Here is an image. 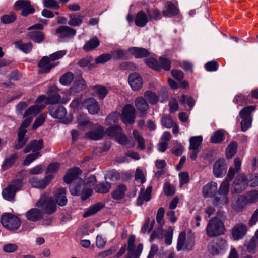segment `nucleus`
<instances>
[{
  "label": "nucleus",
  "instance_id": "nucleus-1",
  "mask_svg": "<svg viewBox=\"0 0 258 258\" xmlns=\"http://www.w3.org/2000/svg\"><path fill=\"white\" fill-rule=\"evenodd\" d=\"M241 162L239 158H235L234 160V167H230L228 173L224 180L221 183L219 189L217 191L220 194L228 196L229 192V182L233 178L235 174L239 172L241 168Z\"/></svg>",
  "mask_w": 258,
  "mask_h": 258
},
{
  "label": "nucleus",
  "instance_id": "nucleus-2",
  "mask_svg": "<svg viewBox=\"0 0 258 258\" xmlns=\"http://www.w3.org/2000/svg\"><path fill=\"white\" fill-rule=\"evenodd\" d=\"M49 113L52 117L64 124H68L72 120V115L67 114V110L63 106H50Z\"/></svg>",
  "mask_w": 258,
  "mask_h": 258
},
{
  "label": "nucleus",
  "instance_id": "nucleus-3",
  "mask_svg": "<svg viewBox=\"0 0 258 258\" xmlns=\"http://www.w3.org/2000/svg\"><path fill=\"white\" fill-rule=\"evenodd\" d=\"M224 232V224L221 220L217 217H213L209 220L206 227V234L209 237L217 236Z\"/></svg>",
  "mask_w": 258,
  "mask_h": 258
},
{
  "label": "nucleus",
  "instance_id": "nucleus-4",
  "mask_svg": "<svg viewBox=\"0 0 258 258\" xmlns=\"http://www.w3.org/2000/svg\"><path fill=\"white\" fill-rule=\"evenodd\" d=\"M25 118V120L18 130V142L14 146V148L17 150L20 149L23 147L28 139V137L26 135V133L27 132L26 128L29 125L32 119L29 117Z\"/></svg>",
  "mask_w": 258,
  "mask_h": 258
},
{
  "label": "nucleus",
  "instance_id": "nucleus-5",
  "mask_svg": "<svg viewBox=\"0 0 258 258\" xmlns=\"http://www.w3.org/2000/svg\"><path fill=\"white\" fill-rule=\"evenodd\" d=\"M1 223L6 229L14 231L18 229L21 225L19 218L11 213H5L2 216Z\"/></svg>",
  "mask_w": 258,
  "mask_h": 258
},
{
  "label": "nucleus",
  "instance_id": "nucleus-6",
  "mask_svg": "<svg viewBox=\"0 0 258 258\" xmlns=\"http://www.w3.org/2000/svg\"><path fill=\"white\" fill-rule=\"evenodd\" d=\"M22 186L21 180L17 179L11 181L9 185L3 190V197L8 201L13 200L16 192L21 188Z\"/></svg>",
  "mask_w": 258,
  "mask_h": 258
},
{
  "label": "nucleus",
  "instance_id": "nucleus-7",
  "mask_svg": "<svg viewBox=\"0 0 258 258\" xmlns=\"http://www.w3.org/2000/svg\"><path fill=\"white\" fill-rule=\"evenodd\" d=\"M37 207L41 208L43 212L48 214H52L56 210V205L51 197L46 196L41 197L40 200L36 203Z\"/></svg>",
  "mask_w": 258,
  "mask_h": 258
},
{
  "label": "nucleus",
  "instance_id": "nucleus-8",
  "mask_svg": "<svg viewBox=\"0 0 258 258\" xmlns=\"http://www.w3.org/2000/svg\"><path fill=\"white\" fill-rule=\"evenodd\" d=\"M81 171L79 168L75 167L69 170L65 176L64 181L67 184L78 186L83 183V179L79 177Z\"/></svg>",
  "mask_w": 258,
  "mask_h": 258
},
{
  "label": "nucleus",
  "instance_id": "nucleus-9",
  "mask_svg": "<svg viewBox=\"0 0 258 258\" xmlns=\"http://www.w3.org/2000/svg\"><path fill=\"white\" fill-rule=\"evenodd\" d=\"M195 245V241L193 238L186 239V233L182 231L180 233L177 244V250L179 251L182 249L191 250Z\"/></svg>",
  "mask_w": 258,
  "mask_h": 258
},
{
  "label": "nucleus",
  "instance_id": "nucleus-10",
  "mask_svg": "<svg viewBox=\"0 0 258 258\" xmlns=\"http://www.w3.org/2000/svg\"><path fill=\"white\" fill-rule=\"evenodd\" d=\"M86 187L84 184L81 183L78 186L71 185L70 190L71 194L74 196L82 195V199L86 200L92 194V190Z\"/></svg>",
  "mask_w": 258,
  "mask_h": 258
},
{
  "label": "nucleus",
  "instance_id": "nucleus-11",
  "mask_svg": "<svg viewBox=\"0 0 258 258\" xmlns=\"http://www.w3.org/2000/svg\"><path fill=\"white\" fill-rule=\"evenodd\" d=\"M248 185V179L244 174L238 175L234 180L232 184V192L240 193L245 190Z\"/></svg>",
  "mask_w": 258,
  "mask_h": 258
},
{
  "label": "nucleus",
  "instance_id": "nucleus-12",
  "mask_svg": "<svg viewBox=\"0 0 258 258\" xmlns=\"http://www.w3.org/2000/svg\"><path fill=\"white\" fill-rule=\"evenodd\" d=\"M135 110L133 106L130 104L126 105L123 109L121 115L123 122L126 124L133 123L135 117Z\"/></svg>",
  "mask_w": 258,
  "mask_h": 258
},
{
  "label": "nucleus",
  "instance_id": "nucleus-13",
  "mask_svg": "<svg viewBox=\"0 0 258 258\" xmlns=\"http://www.w3.org/2000/svg\"><path fill=\"white\" fill-rule=\"evenodd\" d=\"M53 178L52 176L49 175H45L43 179L34 177L30 179L29 182L32 186L42 189L45 188L50 184Z\"/></svg>",
  "mask_w": 258,
  "mask_h": 258
},
{
  "label": "nucleus",
  "instance_id": "nucleus-14",
  "mask_svg": "<svg viewBox=\"0 0 258 258\" xmlns=\"http://www.w3.org/2000/svg\"><path fill=\"white\" fill-rule=\"evenodd\" d=\"M15 7L17 10H22V15L27 16L29 14L33 13L35 9L30 4V2L26 0H19L15 2Z\"/></svg>",
  "mask_w": 258,
  "mask_h": 258
},
{
  "label": "nucleus",
  "instance_id": "nucleus-15",
  "mask_svg": "<svg viewBox=\"0 0 258 258\" xmlns=\"http://www.w3.org/2000/svg\"><path fill=\"white\" fill-rule=\"evenodd\" d=\"M128 82L132 90L135 91L140 90L143 84L142 77L137 73H133L129 75Z\"/></svg>",
  "mask_w": 258,
  "mask_h": 258
},
{
  "label": "nucleus",
  "instance_id": "nucleus-16",
  "mask_svg": "<svg viewBox=\"0 0 258 258\" xmlns=\"http://www.w3.org/2000/svg\"><path fill=\"white\" fill-rule=\"evenodd\" d=\"M227 168L225 161L224 159H219L214 164L213 174L217 178H221L225 174Z\"/></svg>",
  "mask_w": 258,
  "mask_h": 258
},
{
  "label": "nucleus",
  "instance_id": "nucleus-17",
  "mask_svg": "<svg viewBox=\"0 0 258 258\" xmlns=\"http://www.w3.org/2000/svg\"><path fill=\"white\" fill-rule=\"evenodd\" d=\"M59 91L58 87L56 85H52L46 92L47 98L46 103L47 104H56L60 101V96L57 93Z\"/></svg>",
  "mask_w": 258,
  "mask_h": 258
},
{
  "label": "nucleus",
  "instance_id": "nucleus-18",
  "mask_svg": "<svg viewBox=\"0 0 258 258\" xmlns=\"http://www.w3.org/2000/svg\"><path fill=\"white\" fill-rule=\"evenodd\" d=\"M135 236L134 235H131L128 239L127 250L133 258H139L143 250V245L139 244L137 248L135 249Z\"/></svg>",
  "mask_w": 258,
  "mask_h": 258
},
{
  "label": "nucleus",
  "instance_id": "nucleus-19",
  "mask_svg": "<svg viewBox=\"0 0 258 258\" xmlns=\"http://www.w3.org/2000/svg\"><path fill=\"white\" fill-rule=\"evenodd\" d=\"M247 231V228L246 225L242 223L236 224L232 231L233 239L235 240L242 239L246 235Z\"/></svg>",
  "mask_w": 258,
  "mask_h": 258
},
{
  "label": "nucleus",
  "instance_id": "nucleus-20",
  "mask_svg": "<svg viewBox=\"0 0 258 258\" xmlns=\"http://www.w3.org/2000/svg\"><path fill=\"white\" fill-rule=\"evenodd\" d=\"M247 206L242 195L235 197L231 203V208L237 212L243 211Z\"/></svg>",
  "mask_w": 258,
  "mask_h": 258
},
{
  "label": "nucleus",
  "instance_id": "nucleus-21",
  "mask_svg": "<svg viewBox=\"0 0 258 258\" xmlns=\"http://www.w3.org/2000/svg\"><path fill=\"white\" fill-rule=\"evenodd\" d=\"M104 134L103 128L97 124L94 125L92 130L86 134V136L91 140H97L101 139Z\"/></svg>",
  "mask_w": 258,
  "mask_h": 258
},
{
  "label": "nucleus",
  "instance_id": "nucleus-22",
  "mask_svg": "<svg viewBox=\"0 0 258 258\" xmlns=\"http://www.w3.org/2000/svg\"><path fill=\"white\" fill-rule=\"evenodd\" d=\"M43 147V141L42 139L33 140L30 142L23 150L24 153H27L31 151L34 153L39 152Z\"/></svg>",
  "mask_w": 258,
  "mask_h": 258
},
{
  "label": "nucleus",
  "instance_id": "nucleus-23",
  "mask_svg": "<svg viewBox=\"0 0 258 258\" xmlns=\"http://www.w3.org/2000/svg\"><path fill=\"white\" fill-rule=\"evenodd\" d=\"M83 105L87 108L89 112L92 114L98 113L100 106L97 101L94 98H88L83 102Z\"/></svg>",
  "mask_w": 258,
  "mask_h": 258
},
{
  "label": "nucleus",
  "instance_id": "nucleus-24",
  "mask_svg": "<svg viewBox=\"0 0 258 258\" xmlns=\"http://www.w3.org/2000/svg\"><path fill=\"white\" fill-rule=\"evenodd\" d=\"M217 192V184L211 181L206 184L203 188L202 194L204 198H209L215 196Z\"/></svg>",
  "mask_w": 258,
  "mask_h": 258
},
{
  "label": "nucleus",
  "instance_id": "nucleus-25",
  "mask_svg": "<svg viewBox=\"0 0 258 258\" xmlns=\"http://www.w3.org/2000/svg\"><path fill=\"white\" fill-rule=\"evenodd\" d=\"M55 34L60 38L73 37L76 34V31L67 26H61L56 29Z\"/></svg>",
  "mask_w": 258,
  "mask_h": 258
},
{
  "label": "nucleus",
  "instance_id": "nucleus-26",
  "mask_svg": "<svg viewBox=\"0 0 258 258\" xmlns=\"http://www.w3.org/2000/svg\"><path fill=\"white\" fill-rule=\"evenodd\" d=\"M52 61L49 57H43L39 62V66L40 68L39 72L47 73L51 68L57 64V63H54Z\"/></svg>",
  "mask_w": 258,
  "mask_h": 258
},
{
  "label": "nucleus",
  "instance_id": "nucleus-27",
  "mask_svg": "<svg viewBox=\"0 0 258 258\" xmlns=\"http://www.w3.org/2000/svg\"><path fill=\"white\" fill-rule=\"evenodd\" d=\"M87 87L85 80L81 75H78L75 77V80L71 89L75 92H78L85 90Z\"/></svg>",
  "mask_w": 258,
  "mask_h": 258
},
{
  "label": "nucleus",
  "instance_id": "nucleus-28",
  "mask_svg": "<svg viewBox=\"0 0 258 258\" xmlns=\"http://www.w3.org/2000/svg\"><path fill=\"white\" fill-rule=\"evenodd\" d=\"M26 216L28 220L35 222L43 218V212L39 209L32 208L26 212Z\"/></svg>",
  "mask_w": 258,
  "mask_h": 258
},
{
  "label": "nucleus",
  "instance_id": "nucleus-29",
  "mask_svg": "<svg viewBox=\"0 0 258 258\" xmlns=\"http://www.w3.org/2000/svg\"><path fill=\"white\" fill-rule=\"evenodd\" d=\"M179 10L173 3L167 2L166 5L162 10V14L164 17H171L177 15Z\"/></svg>",
  "mask_w": 258,
  "mask_h": 258
},
{
  "label": "nucleus",
  "instance_id": "nucleus-30",
  "mask_svg": "<svg viewBox=\"0 0 258 258\" xmlns=\"http://www.w3.org/2000/svg\"><path fill=\"white\" fill-rule=\"evenodd\" d=\"M152 186H149L146 190L142 189L137 200V204L139 206L142 205L144 201H149L151 200Z\"/></svg>",
  "mask_w": 258,
  "mask_h": 258
},
{
  "label": "nucleus",
  "instance_id": "nucleus-31",
  "mask_svg": "<svg viewBox=\"0 0 258 258\" xmlns=\"http://www.w3.org/2000/svg\"><path fill=\"white\" fill-rule=\"evenodd\" d=\"M229 201L228 196L218 192L214 196L212 200L213 205L219 207H222L224 205L228 204Z\"/></svg>",
  "mask_w": 258,
  "mask_h": 258
},
{
  "label": "nucleus",
  "instance_id": "nucleus-32",
  "mask_svg": "<svg viewBox=\"0 0 258 258\" xmlns=\"http://www.w3.org/2000/svg\"><path fill=\"white\" fill-rule=\"evenodd\" d=\"M69 21L68 23L73 27L80 26L83 22L84 16L79 13H72L69 15Z\"/></svg>",
  "mask_w": 258,
  "mask_h": 258
},
{
  "label": "nucleus",
  "instance_id": "nucleus-33",
  "mask_svg": "<svg viewBox=\"0 0 258 258\" xmlns=\"http://www.w3.org/2000/svg\"><path fill=\"white\" fill-rule=\"evenodd\" d=\"M128 51L137 58L145 57L150 55L149 51L143 48L133 47L128 49Z\"/></svg>",
  "mask_w": 258,
  "mask_h": 258
},
{
  "label": "nucleus",
  "instance_id": "nucleus-34",
  "mask_svg": "<svg viewBox=\"0 0 258 258\" xmlns=\"http://www.w3.org/2000/svg\"><path fill=\"white\" fill-rule=\"evenodd\" d=\"M45 104H35L26 110L24 117H31V118L33 119V118L38 114L39 112L45 107Z\"/></svg>",
  "mask_w": 258,
  "mask_h": 258
},
{
  "label": "nucleus",
  "instance_id": "nucleus-35",
  "mask_svg": "<svg viewBox=\"0 0 258 258\" xmlns=\"http://www.w3.org/2000/svg\"><path fill=\"white\" fill-rule=\"evenodd\" d=\"M149 18L143 11H140L137 13L135 19V24L140 27L145 26L149 21Z\"/></svg>",
  "mask_w": 258,
  "mask_h": 258
},
{
  "label": "nucleus",
  "instance_id": "nucleus-36",
  "mask_svg": "<svg viewBox=\"0 0 258 258\" xmlns=\"http://www.w3.org/2000/svg\"><path fill=\"white\" fill-rule=\"evenodd\" d=\"M66 195V191L63 188H59L56 191L55 194V200L58 205L63 206L67 204V199Z\"/></svg>",
  "mask_w": 258,
  "mask_h": 258
},
{
  "label": "nucleus",
  "instance_id": "nucleus-37",
  "mask_svg": "<svg viewBox=\"0 0 258 258\" xmlns=\"http://www.w3.org/2000/svg\"><path fill=\"white\" fill-rule=\"evenodd\" d=\"M111 187V183L109 181L100 182L94 187L95 191L97 193L105 194L109 192Z\"/></svg>",
  "mask_w": 258,
  "mask_h": 258
},
{
  "label": "nucleus",
  "instance_id": "nucleus-38",
  "mask_svg": "<svg viewBox=\"0 0 258 258\" xmlns=\"http://www.w3.org/2000/svg\"><path fill=\"white\" fill-rule=\"evenodd\" d=\"M126 190L127 187L125 185L119 184L111 193L112 198L115 200L122 199L124 197Z\"/></svg>",
  "mask_w": 258,
  "mask_h": 258
},
{
  "label": "nucleus",
  "instance_id": "nucleus-39",
  "mask_svg": "<svg viewBox=\"0 0 258 258\" xmlns=\"http://www.w3.org/2000/svg\"><path fill=\"white\" fill-rule=\"evenodd\" d=\"M100 45V41L96 37H93L87 41L83 47L85 52H89L95 49Z\"/></svg>",
  "mask_w": 258,
  "mask_h": 258
},
{
  "label": "nucleus",
  "instance_id": "nucleus-40",
  "mask_svg": "<svg viewBox=\"0 0 258 258\" xmlns=\"http://www.w3.org/2000/svg\"><path fill=\"white\" fill-rule=\"evenodd\" d=\"M247 205L255 203L258 201V191L251 190L242 195Z\"/></svg>",
  "mask_w": 258,
  "mask_h": 258
},
{
  "label": "nucleus",
  "instance_id": "nucleus-41",
  "mask_svg": "<svg viewBox=\"0 0 258 258\" xmlns=\"http://www.w3.org/2000/svg\"><path fill=\"white\" fill-rule=\"evenodd\" d=\"M104 207V204L101 202L97 203L90 207L83 214L84 217H87L93 215L100 211Z\"/></svg>",
  "mask_w": 258,
  "mask_h": 258
},
{
  "label": "nucleus",
  "instance_id": "nucleus-42",
  "mask_svg": "<svg viewBox=\"0 0 258 258\" xmlns=\"http://www.w3.org/2000/svg\"><path fill=\"white\" fill-rule=\"evenodd\" d=\"M94 93L100 99H104L108 93V90L106 87L98 85L92 87Z\"/></svg>",
  "mask_w": 258,
  "mask_h": 258
},
{
  "label": "nucleus",
  "instance_id": "nucleus-43",
  "mask_svg": "<svg viewBox=\"0 0 258 258\" xmlns=\"http://www.w3.org/2000/svg\"><path fill=\"white\" fill-rule=\"evenodd\" d=\"M14 45L16 48L26 53L30 52L32 48V44L31 43H24L21 40L15 42Z\"/></svg>",
  "mask_w": 258,
  "mask_h": 258
},
{
  "label": "nucleus",
  "instance_id": "nucleus-44",
  "mask_svg": "<svg viewBox=\"0 0 258 258\" xmlns=\"http://www.w3.org/2000/svg\"><path fill=\"white\" fill-rule=\"evenodd\" d=\"M224 139V132L222 130H217L214 132L210 138V142L216 144L221 142Z\"/></svg>",
  "mask_w": 258,
  "mask_h": 258
},
{
  "label": "nucleus",
  "instance_id": "nucleus-45",
  "mask_svg": "<svg viewBox=\"0 0 258 258\" xmlns=\"http://www.w3.org/2000/svg\"><path fill=\"white\" fill-rule=\"evenodd\" d=\"M135 103L136 108L141 112H145L148 109V104L142 97H138L136 99Z\"/></svg>",
  "mask_w": 258,
  "mask_h": 258
},
{
  "label": "nucleus",
  "instance_id": "nucleus-46",
  "mask_svg": "<svg viewBox=\"0 0 258 258\" xmlns=\"http://www.w3.org/2000/svg\"><path fill=\"white\" fill-rule=\"evenodd\" d=\"M203 141V137L201 136H193L189 139V149L196 150H198L199 147Z\"/></svg>",
  "mask_w": 258,
  "mask_h": 258
},
{
  "label": "nucleus",
  "instance_id": "nucleus-47",
  "mask_svg": "<svg viewBox=\"0 0 258 258\" xmlns=\"http://www.w3.org/2000/svg\"><path fill=\"white\" fill-rule=\"evenodd\" d=\"M18 155L17 153H14L9 157L6 158L2 165V168L4 170H7L10 168L15 162L18 158Z\"/></svg>",
  "mask_w": 258,
  "mask_h": 258
},
{
  "label": "nucleus",
  "instance_id": "nucleus-48",
  "mask_svg": "<svg viewBox=\"0 0 258 258\" xmlns=\"http://www.w3.org/2000/svg\"><path fill=\"white\" fill-rule=\"evenodd\" d=\"M255 105L248 106L243 108L239 112V116L241 118H247L252 117L251 113L255 110Z\"/></svg>",
  "mask_w": 258,
  "mask_h": 258
},
{
  "label": "nucleus",
  "instance_id": "nucleus-49",
  "mask_svg": "<svg viewBox=\"0 0 258 258\" xmlns=\"http://www.w3.org/2000/svg\"><path fill=\"white\" fill-rule=\"evenodd\" d=\"M28 36L34 42L40 43L44 40V35L40 31H33L29 33Z\"/></svg>",
  "mask_w": 258,
  "mask_h": 258
},
{
  "label": "nucleus",
  "instance_id": "nucleus-50",
  "mask_svg": "<svg viewBox=\"0 0 258 258\" xmlns=\"http://www.w3.org/2000/svg\"><path fill=\"white\" fill-rule=\"evenodd\" d=\"M74 78V74L71 72H68L61 76L59 82L62 85L68 86L70 84Z\"/></svg>",
  "mask_w": 258,
  "mask_h": 258
},
{
  "label": "nucleus",
  "instance_id": "nucleus-51",
  "mask_svg": "<svg viewBox=\"0 0 258 258\" xmlns=\"http://www.w3.org/2000/svg\"><path fill=\"white\" fill-rule=\"evenodd\" d=\"M121 132L122 130L120 126L114 125L107 128L105 134L110 137H115L116 139V136H118Z\"/></svg>",
  "mask_w": 258,
  "mask_h": 258
},
{
  "label": "nucleus",
  "instance_id": "nucleus-52",
  "mask_svg": "<svg viewBox=\"0 0 258 258\" xmlns=\"http://www.w3.org/2000/svg\"><path fill=\"white\" fill-rule=\"evenodd\" d=\"M144 97L151 104H155L158 101L156 94L150 91H147L144 94Z\"/></svg>",
  "mask_w": 258,
  "mask_h": 258
},
{
  "label": "nucleus",
  "instance_id": "nucleus-53",
  "mask_svg": "<svg viewBox=\"0 0 258 258\" xmlns=\"http://www.w3.org/2000/svg\"><path fill=\"white\" fill-rule=\"evenodd\" d=\"M237 144L235 142H232L229 144L226 149V156L227 158H231L236 153Z\"/></svg>",
  "mask_w": 258,
  "mask_h": 258
},
{
  "label": "nucleus",
  "instance_id": "nucleus-54",
  "mask_svg": "<svg viewBox=\"0 0 258 258\" xmlns=\"http://www.w3.org/2000/svg\"><path fill=\"white\" fill-rule=\"evenodd\" d=\"M120 117L119 112H113L109 114L105 119V123L106 125H111L113 123L117 122Z\"/></svg>",
  "mask_w": 258,
  "mask_h": 258
},
{
  "label": "nucleus",
  "instance_id": "nucleus-55",
  "mask_svg": "<svg viewBox=\"0 0 258 258\" xmlns=\"http://www.w3.org/2000/svg\"><path fill=\"white\" fill-rule=\"evenodd\" d=\"M116 140L120 144L123 145H127L128 147H134L135 144L134 143H131L127 137L122 133V132L116 136Z\"/></svg>",
  "mask_w": 258,
  "mask_h": 258
},
{
  "label": "nucleus",
  "instance_id": "nucleus-56",
  "mask_svg": "<svg viewBox=\"0 0 258 258\" xmlns=\"http://www.w3.org/2000/svg\"><path fill=\"white\" fill-rule=\"evenodd\" d=\"M258 247V241L251 238L247 245V250L251 254H255L256 251V248Z\"/></svg>",
  "mask_w": 258,
  "mask_h": 258
},
{
  "label": "nucleus",
  "instance_id": "nucleus-57",
  "mask_svg": "<svg viewBox=\"0 0 258 258\" xmlns=\"http://www.w3.org/2000/svg\"><path fill=\"white\" fill-rule=\"evenodd\" d=\"M133 136L135 139L137 141L138 144V148L141 150H143L145 148L144 139L140 136L139 133L136 131H133Z\"/></svg>",
  "mask_w": 258,
  "mask_h": 258
},
{
  "label": "nucleus",
  "instance_id": "nucleus-58",
  "mask_svg": "<svg viewBox=\"0 0 258 258\" xmlns=\"http://www.w3.org/2000/svg\"><path fill=\"white\" fill-rule=\"evenodd\" d=\"M111 59V55L109 53H103L95 58L96 64H103Z\"/></svg>",
  "mask_w": 258,
  "mask_h": 258
},
{
  "label": "nucleus",
  "instance_id": "nucleus-59",
  "mask_svg": "<svg viewBox=\"0 0 258 258\" xmlns=\"http://www.w3.org/2000/svg\"><path fill=\"white\" fill-rule=\"evenodd\" d=\"M208 250L209 252L213 255L220 254V250H219L218 248L217 242L215 241H212L209 243L208 246Z\"/></svg>",
  "mask_w": 258,
  "mask_h": 258
},
{
  "label": "nucleus",
  "instance_id": "nucleus-60",
  "mask_svg": "<svg viewBox=\"0 0 258 258\" xmlns=\"http://www.w3.org/2000/svg\"><path fill=\"white\" fill-rule=\"evenodd\" d=\"M145 63L149 67L152 68L153 69L159 71L160 70V66L159 64V62L155 59L153 58H149L145 59Z\"/></svg>",
  "mask_w": 258,
  "mask_h": 258
},
{
  "label": "nucleus",
  "instance_id": "nucleus-61",
  "mask_svg": "<svg viewBox=\"0 0 258 258\" xmlns=\"http://www.w3.org/2000/svg\"><path fill=\"white\" fill-rule=\"evenodd\" d=\"M40 156H41L40 152L34 153L28 155L24 160V165L28 166L31 163Z\"/></svg>",
  "mask_w": 258,
  "mask_h": 258
},
{
  "label": "nucleus",
  "instance_id": "nucleus-62",
  "mask_svg": "<svg viewBox=\"0 0 258 258\" xmlns=\"http://www.w3.org/2000/svg\"><path fill=\"white\" fill-rule=\"evenodd\" d=\"M78 126L80 127H84L90 123L87 117L84 114H79L77 119Z\"/></svg>",
  "mask_w": 258,
  "mask_h": 258
},
{
  "label": "nucleus",
  "instance_id": "nucleus-63",
  "mask_svg": "<svg viewBox=\"0 0 258 258\" xmlns=\"http://www.w3.org/2000/svg\"><path fill=\"white\" fill-rule=\"evenodd\" d=\"M159 64L160 66V69H163L165 70H169L171 68V62L167 58L160 57Z\"/></svg>",
  "mask_w": 258,
  "mask_h": 258
},
{
  "label": "nucleus",
  "instance_id": "nucleus-64",
  "mask_svg": "<svg viewBox=\"0 0 258 258\" xmlns=\"http://www.w3.org/2000/svg\"><path fill=\"white\" fill-rule=\"evenodd\" d=\"M162 124L167 128L172 127L174 123L172 119L168 115H163L161 120Z\"/></svg>",
  "mask_w": 258,
  "mask_h": 258
}]
</instances>
